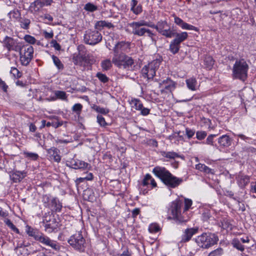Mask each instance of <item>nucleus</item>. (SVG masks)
<instances>
[{"mask_svg": "<svg viewBox=\"0 0 256 256\" xmlns=\"http://www.w3.org/2000/svg\"><path fill=\"white\" fill-rule=\"evenodd\" d=\"M174 36H175L174 40L180 44L188 38V34L186 32L178 33L174 30Z\"/></svg>", "mask_w": 256, "mask_h": 256, "instance_id": "22", "label": "nucleus"}, {"mask_svg": "<svg viewBox=\"0 0 256 256\" xmlns=\"http://www.w3.org/2000/svg\"><path fill=\"white\" fill-rule=\"evenodd\" d=\"M232 244L234 248L239 250L243 251L244 250V246L240 241H233Z\"/></svg>", "mask_w": 256, "mask_h": 256, "instance_id": "54", "label": "nucleus"}, {"mask_svg": "<svg viewBox=\"0 0 256 256\" xmlns=\"http://www.w3.org/2000/svg\"><path fill=\"white\" fill-rule=\"evenodd\" d=\"M192 200L188 198H184V201L180 199L174 200L170 208L171 218L182 222H188L192 216L189 210L192 208Z\"/></svg>", "mask_w": 256, "mask_h": 256, "instance_id": "1", "label": "nucleus"}, {"mask_svg": "<svg viewBox=\"0 0 256 256\" xmlns=\"http://www.w3.org/2000/svg\"><path fill=\"white\" fill-rule=\"evenodd\" d=\"M136 0H132L130 6V10L135 14L138 15L142 12V6L140 4H138Z\"/></svg>", "mask_w": 256, "mask_h": 256, "instance_id": "23", "label": "nucleus"}, {"mask_svg": "<svg viewBox=\"0 0 256 256\" xmlns=\"http://www.w3.org/2000/svg\"><path fill=\"white\" fill-rule=\"evenodd\" d=\"M96 76L101 82L103 83H106L109 80V78L105 74H103L100 72L96 74Z\"/></svg>", "mask_w": 256, "mask_h": 256, "instance_id": "49", "label": "nucleus"}, {"mask_svg": "<svg viewBox=\"0 0 256 256\" xmlns=\"http://www.w3.org/2000/svg\"><path fill=\"white\" fill-rule=\"evenodd\" d=\"M20 24V27L24 30H28L29 28L30 24V19L26 18H20V20H18Z\"/></svg>", "mask_w": 256, "mask_h": 256, "instance_id": "38", "label": "nucleus"}, {"mask_svg": "<svg viewBox=\"0 0 256 256\" xmlns=\"http://www.w3.org/2000/svg\"><path fill=\"white\" fill-rule=\"evenodd\" d=\"M176 87V82L170 78H166L159 83V88L168 90V92H172Z\"/></svg>", "mask_w": 256, "mask_h": 256, "instance_id": "17", "label": "nucleus"}, {"mask_svg": "<svg viewBox=\"0 0 256 256\" xmlns=\"http://www.w3.org/2000/svg\"><path fill=\"white\" fill-rule=\"evenodd\" d=\"M102 40V36L96 30L88 31L84 36V42L90 45H94L100 42Z\"/></svg>", "mask_w": 256, "mask_h": 256, "instance_id": "13", "label": "nucleus"}, {"mask_svg": "<svg viewBox=\"0 0 256 256\" xmlns=\"http://www.w3.org/2000/svg\"><path fill=\"white\" fill-rule=\"evenodd\" d=\"M248 65L244 59L236 60L233 66L232 76L244 82L248 77Z\"/></svg>", "mask_w": 256, "mask_h": 256, "instance_id": "5", "label": "nucleus"}, {"mask_svg": "<svg viewBox=\"0 0 256 256\" xmlns=\"http://www.w3.org/2000/svg\"><path fill=\"white\" fill-rule=\"evenodd\" d=\"M26 232L29 236L36 240H46L44 234L38 230L28 225L26 226Z\"/></svg>", "mask_w": 256, "mask_h": 256, "instance_id": "16", "label": "nucleus"}, {"mask_svg": "<svg viewBox=\"0 0 256 256\" xmlns=\"http://www.w3.org/2000/svg\"><path fill=\"white\" fill-rule=\"evenodd\" d=\"M68 242L75 249L81 252L84 250V241H68Z\"/></svg>", "mask_w": 256, "mask_h": 256, "instance_id": "27", "label": "nucleus"}, {"mask_svg": "<svg viewBox=\"0 0 256 256\" xmlns=\"http://www.w3.org/2000/svg\"><path fill=\"white\" fill-rule=\"evenodd\" d=\"M196 168L206 174H214L213 170L204 164H198L196 165Z\"/></svg>", "mask_w": 256, "mask_h": 256, "instance_id": "31", "label": "nucleus"}, {"mask_svg": "<svg viewBox=\"0 0 256 256\" xmlns=\"http://www.w3.org/2000/svg\"><path fill=\"white\" fill-rule=\"evenodd\" d=\"M220 222L222 228L224 230L232 228V224H230L229 220L226 218H224L222 220H220Z\"/></svg>", "mask_w": 256, "mask_h": 256, "instance_id": "45", "label": "nucleus"}, {"mask_svg": "<svg viewBox=\"0 0 256 256\" xmlns=\"http://www.w3.org/2000/svg\"><path fill=\"white\" fill-rule=\"evenodd\" d=\"M95 28L98 30H101L103 28L106 27L108 28H114V25L111 23L106 20L98 21L94 25Z\"/></svg>", "mask_w": 256, "mask_h": 256, "instance_id": "26", "label": "nucleus"}, {"mask_svg": "<svg viewBox=\"0 0 256 256\" xmlns=\"http://www.w3.org/2000/svg\"><path fill=\"white\" fill-rule=\"evenodd\" d=\"M160 230V226L156 223L150 224L148 227V230L151 233L158 232Z\"/></svg>", "mask_w": 256, "mask_h": 256, "instance_id": "48", "label": "nucleus"}, {"mask_svg": "<svg viewBox=\"0 0 256 256\" xmlns=\"http://www.w3.org/2000/svg\"><path fill=\"white\" fill-rule=\"evenodd\" d=\"M54 94L56 96L57 100H60L64 101H68V95L64 91L62 90H54Z\"/></svg>", "mask_w": 256, "mask_h": 256, "instance_id": "32", "label": "nucleus"}, {"mask_svg": "<svg viewBox=\"0 0 256 256\" xmlns=\"http://www.w3.org/2000/svg\"><path fill=\"white\" fill-rule=\"evenodd\" d=\"M112 62L116 66L126 71L132 72L138 68L134 60L126 54H122L120 56L112 58Z\"/></svg>", "mask_w": 256, "mask_h": 256, "instance_id": "3", "label": "nucleus"}, {"mask_svg": "<svg viewBox=\"0 0 256 256\" xmlns=\"http://www.w3.org/2000/svg\"><path fill=\"white\" fill-rule=\"evenodd\" d=\"M183 30H192L196 32L198 31V28L186 22L184 24L183 26L181 28Z\"/></svg>", "mask_w": 256, "mask_h": 256, "instance_id": "51", "label": "nucleus"}, {"mask_svg": "<svg viewBox=\"0 0 256 256\" xmlns=\"http://www.w3.org/2000/svg\"><path fill=\"white\" fill-rule=\"evenodd\" d=\"M53 216H54L52 215V214H50V212L46 213L43 218V222L44 224L46 225V223H48L50 221L52 218Z\"/></svg>", "mask_w": 256, "mask_h": 256, "instance_id": "55", "label": "nucleus"}, {"mask_svg": "<svg viewBox=\"0 0 256 256\" xmlns=\"http://www.w3.org/2000/svg\"><path fill=\"white\" fill-rule=\"evenodd\" d=\"M172 92H168V90H165L162 88H160V91L158 94L164 100L168 98Z\"/></svg>", "mask_w": 256, "mask_h": 256, "instance_id": "52", "label": "nucleus"}, {"mask_svg": "<svg viewBox=\"0 0 256 256\" xmlns=\"http://www.w3.org/2000/svg\"><path fill=\"white\" fill-rule=\"evenodd\" d=\"M222 254V248H218L212 252L208 256H221Z\"/></svg>", "mask_w": 256, "mask_h": 256, "instance_id": "56", "label": "nucleus"}, {"mask_svg": "<svg viewBox=\"0 0 256 256\" xmlns=\"http://www.w3.org/2000/svg\"><path fill=\"white\" fill-rule=\"evenodd\" d=\"M130 104L133 108L137 110H140L142 108V104L138 99H132L130 102Z\"/></svg>", "mask_w": 256, "mask_h": 256, "instance_id": "35", "label": "nucleus"}, {"mask_svg": "<svg viewBox=\"0 0 256 256\" xmlns=\"http://www.w3.org/2000/svg\"><path fill=\"white\" fill-rule=\"evenodd\" d=\"M48 154V158L50 160H53L56 162H60L61 160V156H60V151L55 147H52L51 148L46 150Z\"/></svg>", "mask_w": 256, "mask_h": 256, "instance_id": "18", "label": "nucleus"}, {"mask_svg": "<svg viewBox=\"0 0 256 256\" xmlns=\"http://www.w3.org/2000/svg\"><path fill=\"white\" fill-rule=\"evenodd\" d=\"M198 244L204 248H208L216 244V241H196Z\"/></svg>", "mask_w": 256, "mask_h": 256, "instance_id": "34", "label": "nucleus"}, {"mask_svg": "<svg viewBox=\"0 0 256 256\" xmlns=\"http://www.w3.org/2000/svg\"><path fill=\"white\" fill-rule=\"evenodd\" d=\"M24 39L26 42L31 44H36L37 42L36 40L34 38V37L29 34L26 35L24 36Z\"/></svg>", "mask_w": 256, "mask_h": 256, "instance_id": "50", "label": "nucleus"}, {"mask_svg": "<svg viewBox=\"0 0 256 256\" xmlns=\"http://www.w3.org/2000/svg\"><path fill=\"white\" fill-rule=\"evenodd\" d=\"M10 73L16 78H20L21 76L19 70L16 68H11Z\"/></svg>", "mask_w": 256, "mask_h": 256, "instance_id": "62", "label": "nucleus"}, {"mask_svg": "<svg viewBox=\"0 0 256 256\" xmlns=\"http://www.w3.org/2000/svg\"><path fill=\"white\" fill-rule=\"evenodd\" d=\"M198 229L197 228H191L186 230L184 232V240H190L192 236L193 235L196 234L198 232Z\"/></svg>", "mask_w": 256, "mask_h": 256, "instance_id": "29", "label": "nucleus"}, {"mask_svg": "<svg viewBox=\"0 0 256 256\" xmlns=\"http://www.w3.org/2000/svg\"><path fill=\"white\" fill-rule=\"evenodd\" d=\"M112 62L110 59H106L104 60L101 62V66L104 70H110L112 66Z\"/></svg>", "mask_w": 256, "mask_h": 256, "instance_id": "42", "label": "nucleus"}, {"mask_svg": "<svg viewBox=\"0 0 256 256\" xmlns=\"http://www.w3.org/2000/svg\"><path fill=\"white\" fill-rule=\"evenodd\" d=\"M45 245L50 246L56 250H58L60 249V246L56 242V241H40Z\"/></svg>", "mask_w": 256, "mask_h": 256, "instance_id": "41", "label": "nucleus"}, {"mask_svg": "<svg viewBox=\"0 0 256 256\" xmlns=\"http://www.w3.org/2000/svg\"><path fill=\"white\" fill-rule=\"evenodd\" d=\"M161 154L162 156L170 159H174L179 157L178 154L174 152H161Z\"/></svg>", "mask_w": 256, "mask_h": 256, "instance_id": "40", "label": "nucleus"}, {"mask_svg": "<svg viewBox=\"0 0 256 256\" xmlns=\"http://www.w3.org/2000/svg\"><path fill=\"white\" fill-rule=\"evenodd\" d=\"M140 186L147 188L146 189H144V190H142V188H141V190H142L143 194H145L147 193L150 190L156 187L157 184L151 175L149 174H147L144 176Z\"/></svg>", "mask_w": 256, "mask_h": 256, "instance_id": "14", "label": "nucleus"}, {"mask_svg": "<svg viewBox=\"0 0 256 256\" xmlns=\"http://www.w3.org/2000/svg\"><path fill=\"white\" fill-rule=\"evenodd\" d=\"M83 48H84L83 46H78V54H74L72 60L74 64L85 67L90 63V56L82 52Z\"/></svg>", "mask_w": 256, "mask_h": 256, "instance_id": "10", "label": "nucleus"}, {"mask_svg": "<svg viewBox=\"0 0 256 256\" xmlns=\"http://www.w3.org/2000/svg\"><path fill=\"white\" fill-rule=\"evenodd\" d=\"M68 162L69 164H67V166L74 169H85L89 166L88 163L82 160L74 158L72 159Z\"/></svg>", "mask_w": 256, "mask_h": 256, "instance_id": "19", "label": "nucleus"}, {"mask_svg": "<svg viewBox=\"0 0 256 256\" xmlns=\"http://www.w3.org/2000/svg\"><path fill=\"white\" fill-rule=\"evenodd\" d=\"M82 106L80 104H76L72 108V110L80 114L82 112Z\"/></svg>", "mask_w": 256, "mask_h": 256, "instance_id": "53", "label": "nucleus"}, {"mask_svg": "<svg viewBox=\"0 0 256 256\" xmlns=\"http://www.w3.org/2000/svg\"><path fill=\"white\" fill-rule=\"evenodd\" d=\"M52 0H36L29 6L30 12L34 15H38L44 6H50Z\"/></svg>", "mask_w": 256, "mask_h": 256, "instance_id": "12", "label": "nucleus"}, {"mask_svg": "<svg viewBox=\"0 0 256 256\" xmlns=\"http://www.w3.org/2000/svg\"><path fill=\"white\" fill-rule=\"evenodd\" d=\"M237 180L239 186L242 188L249 183L250 178L247 176L240 175L238 177Z\"/></svg>", "mask_w": 256, "mask_h": 256, "instance_id": "28", "label": "nucleus"}, {"mask_svg": "<svg viewBox=\"0 0 256 256\" xmlns=\"http://www.w3.org/2000/svg\"><path fill=\"white\" fill-rule=\"evenodd\" d=\"M180 48V44L174 40L170 42V50L174 54H176Z\"/></svg>", "mask_w": 256, "mask_h": 256, "instance_id": "33", "label": "nucleus"}, {"mask_svg": "<svg viewBox=\"0 0 256 256\" xmlns=\"http://www.w3.org/2000/svg\"><path fill=\"white\" fill-rule=\"evenodd\" d=\"M202 220L204 222H208V220H214L211 214L210 210H204L202 213Z\"/></svg>", "mask_w": 256, "mask_h": 256, "instance_id": "37", "label": "nucleus"}, {"mask_svg": "<svg viewBox=\"0 0 256 256\" xmlns=\"http://www.w3.org/2000/svg\"><path fill=\"white\" fill-rule=\"evenodd\" d=\"M98 9V6L91 2H88L84 6V10L89 12H94Z\"/></svg>", "mask_w": 256, "mask_h": 256, "instance_id": "43", "label": "nucleus"}, {"mask_svg": "<svg viewBox=\"0 0 256 256\" xmlns=\"http://www.w3.org/2000/svg\"><path fill=\"white\" fill-rule=\"evenodd\" d=\"M8 15L10 19H14V20L18 22L21 18V14L20 12L18 10H14L10 11L8 13Z\"/></svg>", "mask_w": 256, "mask_h": 256, "instance_id": "36", "label": "nucleus"}, {"mask_svg": "<svg viewBox=\"0 0 256 256\" xmlns=\"http://www.w3.org/2000/svg\"><path fill=\"white\" fill-rule=\"evenodd\" d=\"M24 154L26 158L33 160H36L38 158V155L37 154L34 152H24Z\"/></svg>", "mask_w": 256, "mask_h": 256, "instance_id": "46", "label": "nucleus"}, {"mask_svg": "<svg viewBox=\"0 0 256 256\" xmlns=\"http://www.w3.org/2000/svg\"><path fill=\"white\" fill-rule=\"evenodd\" d=\"M186 84L189 90H196L198 87V82L196 78H190L186 80Z\"/></svg>", "mask_w": 256, "mask_h": 256, "instance_id": "25", "label": "nucleus"}, {"mask_svg": "<svg viewBox=\"0 0 256 256\" xmlns=\"http://www.w3.org/2000/svg\"><path fill=\"white\" fill-rule=\"evenodd\" d=\"M152 172L168 188H176L183 182L182 178L173 176L164 167L156 166L152 170Z\"/></svg>", "mask_w": 256, "mask_h": 256, "instance_id": "2", "label": "nucleus"}, {"mask_svg": "<svg viewBox=\"0 0 256 256\" xmlns=\"http://www.w3.org/2000/svg\"><path fill=\"white\" fill-rule=\"evenodd\" d=\"M128 26L132 28V33L134 35L142 36H144L145 34H147L148 37L153 40V37L154 36V34L150 30L142 27V26L151 27V26H152L151 23L142 20L138 22H133L130 23Z\"/></svg>", "mask_w": 256, "mask_h": 256, "instance_id": "4", "label": "nucleus"}, {"mask_svg": "<svg viewBox=\"0 0 256 256\" xmlns=\"http://www.w3.org/2000/svg\"><path fill=\"white\" fill-rule=\"evenodd\" d=\"M232 142V139L227 134H224L220 136L218 140L220 146L226 148L230 146Z\"/></svg>", "mask_w": 256, "mask_h": 256, "instance_id": "20", "label": "nucleus"}, {"mask_svg": "<svg viewBox=\"0 0 256 256\" xmlns=\"http://www.w3.org/2000/svg\"><path fill=\"white\" fill-rule=\"evenodd\" d=\"M18 52H19L20 59L22 64L24 66H28L33 58V47L22 43L20 50H19Z\"/></svg>", "mask_w": 256, "mask_h": 256, "instance_id": "7", "label": "nucleus"}, {"mask_svg": "<svg viewBox=\"0 0 256 256\" xmlns=\"http://www.w3.org/2000/svg\"><path fill=\"white\" fill-rule=\"evenodd\" d=\"M174 22L176 24H177L180 28L182 27L184 24V22L182 19L176 16H174Z\"/></svg>", "mask_w": 256, "mask_h": 256, "instance_id": "59", "label": "nucleus"}, {"mask_svg": "<svg viewBox=\"0 0 256 256\" xmlns=\"http://www.w3.org/2000/svg\"><path fill=\"white\" fill-rule=\"evenodd\" d=\"M93 109L96 112L103 114H106L109 112V110L108 108H102L96 105H94L92 107Z\"/></svg>", "mask_w": 256, "mask_h": 256, "instance_id": "47", "label": "nucleus"}, {"mask_svg": "<svg viewBox=\"0 0 256 256\" xmlns=\"http://www.w3.org/2000/svg\"><path fill=\"white\" fill-rule=\"evenodd\" d=\"M151 28L156 29L160 34L167 38L174 37V30L166 21H160L156 25L152 24Z\"/></svg>", "mask_w": 256, "mask_h": 256, "instance_id": "8", "label": "nucleus"}, {"mask_svg": "<svg viewBox=\"0 0 256 256\" xmlns=\"http://www.w3.org/2000/svg\"><path fill=\"white\" fill-rule=\"evenodd\" d=\"M90 177H84V178H80L76 179V182L77 183H80L84 182V180H92L93 178V175L92 173H90Z\"/></svg>", "mask_w": 256, "mask_h": 256, "instance_id": "60", "label": "nucleus"}, {"mask_svg": "<svg viewBox=\"0 0 256 256\" xmlns=\"http://www.w3.org/2000/svg\"><path fill=\"white\" fill-rule=\"evenodd\" d=\"M186 132L187 137L188 138H190L194 136L195 131L187 128H186Z\"/></svg>", "mask_w": 256, "mask_h": 256, "instance_id": "63", "label": "nucleus"}, {"mask_svg": "<svg viewBox=\"0 0 256 256\" xmlns=\"http://www.w3.org/2000/svg\"><path fill=\"white\" fill-rule=\"evenodd\" d=\"M160 60L156 59L145 66L142 70V76L148 79H152L156 74V70L159 67Z\"/></svg>", "mask_w": 256, "mask_h": 256, "instance_id": "9", "label": "nucleus"}, {"mask_svg": "<svg viewBox=\"0 0 256 256\" xmlns=\"http://www.w3.org/2000/svg\"><path fill=\"white\" fill-rule=\"evenodd\" d=\"M22 43L17 38L15 39L8 36H6L2 42L4 47L8 52H18L19 50H20Z\"/></svg>", "mask_w": 256, "mask_h": 256, "instance_id": "11", "label": "nucleus"}, {"mask_svg": "<svg viewBox=\"0 0 256 256\" xmlns=\"http://www.w3.org/2000/svg\"><path fill=\"white\" fill-rule=\"evenodd\" d=\"M206 132L204 131H198L196 133V138L199 140L204 139L206 136Z\"/></svg>", "mask_w": 256, "mask_h": 256, "instance_id": "57", "label": "nucleus"}, {"mask_svg": "<svg viewBox=\"0 0 256 256\" xmlns=\"http://www.w3.org/2000/svg\"><path fill=\"white\" fill-rule=\"evenodd\" d=\"M30 244L28 242V241L27 242H26V241H18V242L16 246V248H22V247H26V246H28Z\"/></svg>", "mask_w": 256, "mask_h": 256, "instance_id": "61", "label": "nucleus"}, {"mask_svg": "<svg viewBox=\"0 0 256 256\" xmlns=\"http://www.w3.org/2000/svg\"><path fill=\"white\" fill-rule=\"evenodd\" d=\"M200 240H218V237L214 234L210 232H206L202 234L200 236H198Z\"/></svg>", "mask_w": 256, "mask_h": 256, "instance_id": "30", "label": "nucleus"}, {"mask_svg": "<svg viewBox=\"0 0 256 256\" xmlns=\"http://www.w3.org/2000/svg\"><path fill=\"white\" fill-rule=\"evenodd\" d=\"M52 59L54 65L58 70H62L64 68V64H62L58 57L52 55Z\"/></svg>", "mask_w": 256, "mask_h": 256, "instance_id": "44", "label": "nucleus"}, {"mask_svg": "<svg viewBox=\"0 0 256 256\" xmlns=\"http://www.w3.org/2000/svg\"><path fill=\"white\" fill-rule=\"evenodd\" d=\"M130 43L124 41H121L116 43L114 48V56L116 58V56H120L122 54H126L124 52L130 49Z\"/></svg>", "mask_w": 256, "mask_h": 256, "instance_id": "15", "label": "nucleus"}, {"mask_svg": "<svg viewBox=\"0 0 256 256\" xmlns=\"http://www.w3.org/2000/svg\"><path fill=\"white\" fill-rule=\"evenodd\" d=\"M42 201L44 206L52 211L60 212L62 210V204L56 197L45 194L42 196Z\"/></svg>", "mask_w": 256, "mask_h": 256, "instance_id": "6", "label": "nucleus"}, {"mask_svg": "<svg viewBox=\"0 0 256 256\" xmlns=\"http://www.w3.org/2000/svg\"><path fill=\"white\" fill-rule=\"evenodd\" d=\"M204 64L206 68L210 70L214 64V60L210 56H206L204 60Z\"/></svg>", "mask_w": 256, "mask_h": 256, "instance_id": "39", "label": "nucleus"}, {"mask_svg": "<svg viewBox=\"0 0 256 256\" xmlns=\"http://www.w3.org/2000/svg\"><path fill=\"white\" fill-rule=\"evenodd\" d=\"M26 176V173L24 171H16L10 175V178L13 182H18Z\"/></svg>", "mask_w": 256, "mask_h": 256, "instance_id": "21", "label": "nucleus"}, {"mask_svg": "<svg viewBox=\"0 0 256 256\" xmlns=\"http://www.w3.org/2000/svg\"><path fill=\"white\" fill-rule=\"evenodd\" d=\"M59 224L56 221V219L54 218V216L52 218L50 221L48 223H46V225H44V228L48 232H52L56 229L58 226Z\"/></svg>", "mask_w": 256, "mask_h": 256, "instance_id": "24", "label": "nucleus"}, {"mask_svg": "<svg viewBox=\"0 0 256 256\" xmlns=\"http://www.w3.org/2000/svg\"><path fill=\"white\" fill-rule=\"evenodd\" d=\"M97 122L102 126H104L106 125V122L104 118L101 115H98L97 116Z\"/></svg>", "mask_w": 256, "mask_h": 256, "instance_id": "58", "label": "nucleus"}, {"mask_svg": "<svg viewBox=\"0 0 256 256\" xmlns=\"http://www.w3.org/2000/svg\"><path fill=\"white\" fill-rule=\"evenodd\" d=\"M50 44L52 47L57 50H60L61 48L60 44L57 42L56 40H52L50 42Z\"/></svg>", "mask_w": 256, "mask_h": 256, "instance_id": "64", "label": "nucleus"}]
</instances>
